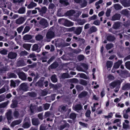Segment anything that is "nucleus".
Returning <instances> with one entry per match:
<instances>
[{"label": "nucleus", "mask_w": 130, "mask_h": 130, "mask_svg": "<svg viewBox=\"0 0 130 130\" xmlns=\"http://www.w3.org/2000/svg\"><path fill=\"white\" fill-rule=\"evenodd\" d=\"M55 36V34L52 28H51L49 29L46 35V38L47 40H50L54 38Z\"/></svg>", "instance_id": "nucleus-1"}, {"label": "nucleus", "mask_w": 130, "mask_h": 130, "mask_svg": "<svg viewBox=\"0 0 130 130\" xmlns=\"http://www.w3.org/2000/svg\"><path fill=\"white\" fill-rule=\"evenodd\" d=\"M17 74L19 78L22 80H26L27 79V75L25 74L22 71L17 72Z\"/></svg>", "instance_id": "nucleus-2"}, {"label": "nucleus", "mask_w": 130, "mask_h": 130, "mask_svg": "<svg viewBox=\"0 0 130 130\" xmlns=\"http://www.w3.org/2000/svg\"><path fill=\"white\" fill-rule=\"evenodd\" d=\"M45 78L44 77H41L39 80L36 82L35 86H38L40 88H42L43 87V82Z\"/></svg>", "instance_id": "nucleus-3"}, {"label": "nucleus", "mask_w": 130, "mask_h": 130, "mask_svg": "<svg viewBox=\"0 0 130 130\" xmlns=\"http://www.w3.org/2000/svg\"><path fill=\"white\" fill-rule=\"evenodd\" d=\"M26 121L22 125V127L25 128H28L31 126L30 122L29 119L26 118H25L24 121Z\"/></svg>", "instance_id": "nucleus-4"}, {"label": "nucleus", "mask_w": 130, "mask_h": 130, "mask_svg": "<svg viewBox=\"0 0 130 130\" xmlns=\"http://www.w3.org/2000/svg\"><path fill=\"white\" fill-rule=\"evenodd\" d=\"M120 75L122 78H125L127 77H130V73L126 70L121 71Z\"/></svg>", "instance_id": "nucleus-5"}, {"label": "nucleus", "mask_w": 130, "mask_h": 130, "mask_svg": "<svg viewBox=\"0 0 130 130\" xmlns=\"http://www.w3.org/2000/svg\"><path fill=\"white\" fill-rule=\"evenodd\" d=\"M6 118L8 121V123L9 124L11 122V119H13V117L11 115V111H9L6 114Z\"/></svg>", "instance_id": "nucleus-6"}, {"label": "nucleus", "mask_w": 130, "mask_h": 130, "mask_svg": "<svg viewBox=\"0 0 130 130\" xmlns=\"http://www.w3.org/2000/svg\"><path fill=\"white\" fill-rule=\"evenodd\" d=\"M39 24L43 28L46 27L48 25V23L46 20L44 19L41 20L39 22Z\"/></svg>", "instance_id": "nucleus-7"}, {"label": "nucleus", "mask_w": 130, "mask_h": 130, "mask_svg": "<svg viewBox=\"0 0 130 130\" xmlns=\"http://www.w3.org/2000/svg\"><path fill=\"white\" fill-rule=\"evenodd\" d=\"M121 84V82L119 80L113 82L110 84V86H112L113 88H114L116 87L120 86Z\"/></svg>", "instance_id": "nucleus-8"}, {"label": "nucleus", "mask_w": 130, "mask_h": 130, "mask_svg": "<svg viewBox=\"0 0 130 130\" xmlns=\"http://www.w3.org/2000/svg\"><path fill=\"white\" fill-rule=\"evenodd\" d=\"M83 29V26L75 27L74 33L77 35H79L81 33Z\"/></svg>", "instance_id": "nucleus-9"}, {"label": "nucleus", "mask_w": 130, "mask_h": 130, "mask_svg": "<svg viewBox=\"0 0 130 130\" xmlns=\"http://www.w3.org/2000/svg\"><path fill=\"white\" fill-rule=\"evenodd\" d=\"M75 13V11L74 10H71L67 11L64 13L66 16L70 17L73 15Z\"/></svg>", "instance_id": "nucleus-10"}, {"label": "nucleus", "mask_w": 130, "mask_h": 130, "mask_svg": "<svg viewBox=\"0 0 130 130\" xmlns=\"http://www.w3.org/2000/svg\"><path fill=\"white\" fill-rule=\"evenodd\" d=\"M17 55V54L14 52H11L8 54V57L11 59H14L16 58Z\"/></svg>", "instance_id": "nucleus-11"}, {"label": "nucleus", "mask_w": 130, "mask_h": 130, "mask_svg": "<svg viewBox=\"0 0 130 130\" xmlns=\"http://www.w3.org/2000/svg\"><path fill=\"white\" fill-rule=\"evenodd\" d=\"M122 62L123 61L122 60H119L118 61L115 63L113 66V68L115 69L118 68Z\"/></svg>", "instance_id": "nucleus-12"}, {"label": "nucleus", "mask_w": 130, "mask_h": 130, "mask_svg": "<svg viewBox=\"0 0 130 130\" xmlns=\"http://www.w3.org/2000/svg\"><path fill=\"white\" fill-rule=\"evenodd\" d=\"M121 18V15L120 14L116 13L113 15L112 18V21L120 20Z\"/></svg>", "instance_id": "nucleus-13"}, {"label": "nucleus", "mask_w": 130, "mask_h": 130, "mask_svg": "<svg viewBox=\"0 0 130 130\" xmlns=\"http://www.w3.org/2000/svg\"><path fill=\"white\" fill-rule=\"evenodd\" d=\"M22 121V120L20 119L14 120L11 123V126L12 127H13L16 125L20 124L21 122Z\"/></svg>", "instance_id": "nucleus-14"}, {"label": "nucleus", "mask_w": 130, "mask_h": 130, "mask_svg": "<svg viewBox=\"0 0 130 130\" xmlns=\"http://www.w3.org/2000/svg\"><path fill=\"white\" fill-rule=\"evenodd\" d=\"M12 103L11 104L10 107L12 108H14L17 107L18 102L16 100H13L12 101Z\"/></svg>", "instance_id": "nucleus-15"}, {"label": "nucleus", "mask_w": 130, "mask_h": 130, "mask_svg": "<svg viewBox=\"0 0 130 130\" xmlns=\"http://www.w3.org/2000/svg\"><path fill=\"white\" fill-rule=\"evenodd\" d=\"M47 10V9L45 6H43L40 9L39 12L41 16H43V14L46 13Z\"/></svg>", "instance_id": "nucleus-16"}, {"label": "nucleus", "mask_w": 130, "mask_h": 130, "mask_svg": "<svg viewBox=\"0 0 130 130\" xmlns=\"http://www.w3.org/2000/svg\"><path fill=\"white\" fill-rule=\"evenodd\" d=\"M97 30V28L95 26H92L91 27L88 31V33L91 34L92 33L96 32Z\"/></svg>", "instance_id": "nucleus-17"}, {"label": "nucleus", "mask_w": 130, "mask_h": 130, "mask_svg": "<svg viewBox=\"0 0 130 130\" xmlns=\"http://www.w3.org/2000/svg\"><path fill=\"white\" fill-rule=\"evenodd\" d=\"M63 25L66 26H72L74 25V23L67 20H66L63 23Z\"/></svg>", "instance_id": "nucleus-18"}, {"label": "nucleus", "mask_w": 130, "mask_h": 130, "mask_svg": "<svg viewBox=\"0 0 130 130\" xmlns=\"http://www.w3.org/2000/svg\"><path fill=\"white\" fill-rule=\"evenodd\" d=\"M121 23L119 21L115 22L113 25V28L115 29H118L120 26Z\"/></svg>", "instance_id": "nucleus-19"}, {"label": "nucleus", "mask_w": 130, "mask_h": 130, "mask_svg": "<svg viewBox=\"0 0 130 130\" xmlns=\"http://www.w3.org/2000/svg\"><path fill=\"white\" fill-rule=\"evenodd\" d=\"M31 121L32 124L35 126L38 125L39 123L38 119L37 118H32Z\"/></svg>", "instance_id": "nucleus-20"}, {"label": "nucleus", "mask_w": 130, "mask_h": 130, "mask_svg": "<svg viewBox=\"0 0 130 130\" xmlns=\"http://www.w3.org/2000/svg\"><path fill=\"white\" fill-rule=\"evenodd\" d=\"M122 4L124 7L130 6V0H124L122 2Z\"/></svg>", "instance_id": "nucleus-21"}, {"label": "nucleus", "mask_w": 130, "mask_h": 130, "mask_svg": "<svg viewBox=\"0 0 130 130\" xmlns=\"http://www.w3.org/2000/svg\"><path fill=\"white\" fill-rule=\"evenodd\" d=\"M74 108V110L75 111L78 112V111L82 109V107L81 104H77L75 106Z\"/></svg>", "instance_id": "nucleus-22"}, {"label": "nucleus", "mask_w": 130, "mask_h": 130, "mask_svg": "<svg viewBox=\"0 0 130 130\" xmlns=\"http://www.w3.org/2000/svg\"><path fill=\"white\" fill-rule=\"evenodd\" d=\"M17 65L19 66H23L26 64V63L23 60H20L18 61L17 62Z\"/></svg>", "instance_id": "nucleus-23"}, {"label": "nucleus", "mask_w": 130, "mask_h": 130, "mask_svg": "<svg viewBox=\"0 0 130 130\" xmlns=\"http://www.w3.org/2000/svg\"><path fill=\"white\" fill-rule=\"evenodd\" d=\"M59 64L58 63L55 61L50 66V67L51 69H54L57 68Z\"/></svg>", "instance_id": "nucleus-24"}, {"label": "nucleus", "mask_w": 130, "mask_h": 130, "mask_svg": "<svg viewBox=\"0 0 130 130\" xmlns=\"http://www.w3.org/2000/svg\"><path fill=\"white\" fill-rule=\"evenodd\" d=\"M25 21V19L24 17H21L17 19L16 21V23L18 24H22Z\"/></svg>", "instance_id": "nucleus-25"}, {"label": "nucleus", "mask_w": 130, "mask_h": 130, "mask_svg": "<svg viewBox=\"0 0 130 130\" xmlns=\"http://www.w3.org/2000/svg\"><path fill=\"white\" fill-rule=\"evenodd\" d=\"M106 39L108 41L113 42L115 40V38L114 36L110 35L107 37Z\"/></svg>", "instance_id": "nucleus-26"}, {"label": "nucleus", "mask_w": 130, "mask_h": 130, "mask_svg": "<svg viewBox=\"0 0 130 130\" xmlns=\"http://www.w3.org/2000/svg\"><path fill=\"white\" fill-rule=\"evenodd\" d=\"M32 38V36L30 35L26 34L23 37V39L24 40H28L31 39Z\"/></svg>", "instance_id": "nucleus-27"}, {"label": "nucleus", "mask_w": 130, "mask_h": 130, "mask_svg": "<svg viewBox=\"0 0 130 130\" xmlns=\"http://www.w3.org/2000/svg\"><path fill=\"white\" fill-rule=\"evenodd\" d=\"M37 5V4L36 3L32 2H31L28 6L27 8H28L30 9L36 6Z\"/></svg>", "instance_id": "nucleus-28"}, {"label": "nucleus", "mask_w": 130, "mask_h": 130, "mask_svg": "<svg viewBox=\"0 0 130 130\" xmlns=\"http://www.w3.org/2000/svg\"><path fill=\"white\" fill-rule=\"evenodd\" d=\"M56 75L54 74L52 75L51 77V80L53 83H55L57 81V79L56 78Z\"/></svg>", "instance_id": "nucleus-29"}, {"label": "nucleus", "mask_w": 130, "mask_h": 130, "mask_svg": "<svg viewBox=\"0 0 130 130\" xmlns=\"http://www.w3.org/2000/svg\"><path fill=\"white\" fill-rule=\"evenodd\" d=\"M68 0H60L59 2L61 4L67 6L69 5Z\"/></svg>", "instance_id": "nucleus-30"}, {"label": "nucleus", "mask_w": 130, "mask_h": 130, "mask_svg": "<svg viewBox=\"0 0 130 130\" xmlns=\"http://www.w3.org/2000/svg\"><path fill=\"white\" fill-rule=\"evenodd\" d=\"M30 28L29 26H26L24 29L23 31L22 32V35H23L24 34L28 32L30 30Z\"/></svg>", "instance_id": "nucleus-31"}, {"label": "nucleus", "mask_w": 130, "mask_h": 130, "mask_svg": "<svg viewBox=\"0 0 130 130\" xmlns=\"http://www.w3.org/2000/svg\"><path fill=\"white\" fill-rule=\"evenodd\" d=\"M20 82L18 80H16L15 82L13 81H11V86H13L14 87L16 86V84H17V85H18L20 83Z\"/></svg>", "instance_id": "nucleus-32"}, {"label": "nucleus", "mask_w": 130, "mask_h": 130, "mask_svg": "<svg viewBox=\"0 0 130 130\" xmlns=\"http://www.w3.org/2000/svg\"><path fill=\"white\" fill-rule=\"evenodd\" d=\"M113 64V62L110 61H108L106 62V66L107 68H110L111 67Z\"/></svg>", "instance_id": "nucleus-33"}, {"label": "nucleus", "mask_w": 130, "mask_h": 130, "mask_svg": "<svg viewBox=\"0 0 130 130\" xmlns=\"http://www.w3.org/2000/svg\"><path fill=\"white\" fill-rule=\"evenodd\" d=\"M30 109L31 113L32 114L34 113L35 111L36 107L35 105L32 106V104H31L30 107Z\"/></svg>", "instance_id": "nucleus-34"}, {"label": "nucleus", "mask_w": 130, "mask_h": 130, "mask_svg": "<svg viewBox=\"0 0 130 130\" xmlns=\"http://www.w3.org/2000/svg\"><path fill=\"white\" fill-rule=\"evenodd\" d=\"M130 88V84H126L123 86L122 89L123 90H126L127 89Z\"/></svg>", "instance_id": "nucleus-35"}, {"label": "nucleus", "mask_w": 130, "mask_h": 130, "mask_svg": "<svg viewBox=\"0 0 130 130\" xmlns=\"http://www.w3.org/2000/svg\"><path fill=\"white\" fill-rule=\"evenodd\" d=\"M87 94L88 93L87 92L85 91H83L79 94L78 96L80 98L85 97L87 95Z\"/></svg>", "instance_id": "nucleus-36"}, {"label": "nucleus", "mask_w": 130, "mask_h": 130, "mask_svg": "<svg viewBox=\"0 0 130 130\" xmlns=\"http://www.w3.org/2000/svg\"><path fill=\"white\" fill-rule=\"evenodd\" d=\"M62 77L63 78H67L70 77L69 74L67 73H63L61 75Z\"/></svg>", "instance_id": "nucleus-37"}, {"label": "nucleus", "mask_w": 130, "mask_h": 130, "mask_svg": "<svg viewBox=\"0 0 130 130\" xmlns=\"http://www.w3.org/2000/svg\"><path fill=\"white\" fill-rule=\"evenodd\" d=\"M114 7L115 9L117 10H120L122 8V7L118 4H115Z\"/></svg>", "instance_id": "nucleus-38"}, {"label": "nucleus", "mask_w": 130, "mask_h": 130, "mask_svg": "<svg viewBox=\"0 0 130 130\" xmlns=\"http://www.w3.org/2000/svg\"><path fill=\"white\" fill-rule=\"evenodd\" d=\"M27 94L30 96L31 97H35L37 96L36 93L35 92H28Z\"/></svg>", "instance_id": "nucleus-39"}, {"label": "nucleus", "mask_w": 130, "mask_h": 130, "mask_svg": "<svg viewBox=\"0 0 130 130\" xmlns=\"http://www.w3.org/2000/svg\"><path fill=\"white\" fill-rule=\"evenodd\" d=\"M13 115L14 117L15 118H18L20 116L19 112L18 111L15 110L13 112Z\"/></svg>", "instance_id": "nucleus-40"}, {"label": "nucleus", "mask_w": 130, "mask_h": 130, "mask_svg": "<svg viewBox=\"0 0 130 130\" xmlns=\"http://www.w3.org/2000/svg\"><path fill=\"white\" fill-rule=\"evenodd\" d=\"M113 47V44L111 43L107 44L106 46V48L107 50L110 49Z\"/></svg>", "instance_id": "nucleus-41"}, {"label": "nucleus", "mask_w": 130, "mask_h": 130, "mask_svg": "<svg viewBox=\"0 0 130 130\" xmlns=\"http://www.w3.org/2000/svg\"><path fill=\"white\" fill-rule=\"evenodd\" d=\"M43 38V36L41 35H38L35 37V39L37 41H40Z\"/></svg>", "instance_id": "nucleus-42"}, {"label": "nucleus", "mask_w": 130, "mask_h": 130, "mask_svg": "<svg viewBox=\"0 0 130 130\" xmlns=\"http://www.w3.org/2000/svg\"><path fill=\"white\" fill-rule=\"evenodd\" d=\"M79 83L84 86H86L87 85V81L83 79L80 80Z\"/></svg>", "instance_id": "nucleus-43"}, {"label": "nucleus", "mask_w": 130, "mask_h": 130, "mask_svg": "<svg viewBox=\"0 0 130 130\" xmlns=\"http://www.w3.org/2000/svg\"><path fill=\"white\" fill-rule=\"evenodd\" d=\"M25 11V7H22V8H20L19 10L18 13L20 14H23L24 13Z\"/></svg>", "instance_id": "nucleus-44"}, {"label": "nucleus", "mask_w": 130, "mask_h": 130, "mask_svg": "<svg viewBox=\"0 0 130 130\" xmlns=\"http://www.w3.org/2000/svg\"><path fill=\"white\" fill-rule=\"evenodd\" d=\"M91 113V111L90 110L87 109L85 113V115L86 117L89 118L90 117V114Z\"/></svg>", "instance_id": "nucleus-45"}, {"label": "nucleus", "mask_w": 130, "mask_h": 130, "mask_svg": "<svg viewBox=\"0 0 130 130\" xmlns=\"http://www.w3.org/2000/svg\"><path fill=\"white\" fill-rule=\"evenodd\" d=\"M85 58V56L82 55H78L77 57V58L79 61L84 60Z\"/></svg>", "instance_id": "nucleus-46"}, {"label": "nucleus", "mask_w": 130, "mask_h": 130, "mask_svg": "<svg viewBox=\"0 0 130 130\" xmlns=\"http://www.w3.org/2000/svg\"><path fill=\"white\" fill-rule=\"evenodd\" d=\"M76 114L74 113H71L70 115V119H74L76 118Z\"/></svg>", "instance_id": "nucleus-47"}, {"label": "nucleus", "mask_w": 130, "mask_h": 130, "mask_svg": "<svg viewBox=\"0 0 130 130\" xmlns=\"http://www.w3.org/2000/svg\"><path fill=\"white\" fill-rule=\"evenodd\" d=\"M9 76L10 78H16L17 77V76L14 73H10L9 75Z\"/></svg>", "instance_id": "nucleus-48"}, {"label": "nucleus", "mask_w": 130, "mask_h": 130, "mask_svg": "<svg viewBox=\"0 0 130 130\" xmlns=\"http://www.w3.org/2000/svg\"><path fill=\"white\" fill-rule=\"evenodd\" d=\"M125 65L126 68L130 70V61L126 62L125 63Z\"/></svg>", "instance_id": "nucleus-49"}, {"label": "nucleus", "mask_w": 130, "mask_h": 130, "mask_svg": "<svg viewBox=\"0 0 130 130\" xmlns=\"http://www.w3.org/2000/svg\"><path fill=\"white\" fill-rule=\"evenodd\" d=\"M76 70L79 71H82L85 72L84 71L80 66L77 65L76 67Z\"/></svg>", "instance_id": "nucleus-50"}, {"label": "nucleus", "mask_w": 130, "mask_h": 130, "mask_svg": "<svg viewBox=\"0 0 130 130\" xmlns=\"http://www.w3.org/2000/svg\"><path fill=\"white\" fill-rule=\"evenodd\" d=\"M87 2L85 0L84 1L83 3L80 5L81 7V8H83L87 6Z\"/></svg>", "instance_id": "nucleus-51"}, {"label": "nucleus", "mask_w": 130, "mask_h": 130, "mask_svg": "<svg viewBox=\"0 0 130 130\" xmlns=\"http://www.w3.org/2000/svg\"><path fill=\"white\" fill-rule=\"evenodd\" d=\"M8 104L7 102H5L0 104V108L5 107L7 106Z\"/></svg>", "instance_id": "nucleus-52"}, {"label": "nucleus", "mask_w": 130, "mask_h": 130, "mask_svg": "<svg viewBox=\"0 0 130 130\" xmlns=\"http://www.w3.org/2000/svg\"><path fill=\"white\" fill-rule=\"evenodd\" d=\"M71 81L72 82L76 84L78 83L79 82L78 80L76 78H73L71 79Z\"/></svg>", "instance_id": "nucleus-53"}, {"label": "nucleus", "mask_w": 130, "mask_h": 130, "mask_svg": "<svg viewBox=\"0 0 130 130\" xmlns=\"http://www.w3.org/2000/svg\"><path fill=\"white\" fill-rule=\"evenodd\" d=\"M50 105L49 104L46 103L44 105V108L45 110L48 109L49 108Z\"/></svg>", "instance_id": "nucleus-54"}, {"label": "nucleus", "mask_w": 130, "mask_h": 130, "mask_svg": "<svg viewBox=\"0 0 130 130\" xmlns=\"http://www.w3.org/2000/svg\"><path fill=\"white\" fill-rule=\"evenodd\" d=\"M24 26H21L18 28L17 29V30L18 33H20L21 32Z\"/></svg>", "instance_id": "nucleus-55"}, {"label": "nucleus", "mask_w": 130, "mask_h": 130, "mask_svg": "<svg viewBox=\"0 0 130 130\" xmlns=\"http://www.w3.org/2000/svg\"><path fill=\"white\" fill-rule=\"evenodd\" d=\"M23 47L26 49L29 50L30 49V46L29 44H24L23 45Z\"/></svg>", "instance_id": "nucleus-56"}, {"label": "nucleus", "mask_w": 130, "mask_h": 130, "mask_svg": "<svg viewBox=\"0 0 130 130\" xmlns=\"http://www.w3.org/2000/svg\"><path fill=\"white\" fill-rule=\"evenodd\" d=\"M100 21L97 20L94 21L93 24L96 25H100Z\"/></svg>", "instance_id": "nucleus-57"}, {"label": "nucleus", "mask_w": 130, "mask_h": 130, "mask_svg": "<svg viewBox=\"0 0 130 130\" xmlns=\"http://www.w3.org/2000/svg\"><path fill=\"white\" fill-rule=\"evenodd\" d=\"M55 7V6L54 4L50 3L48 6V9H52L54 8Z\"/></svg>", "instance_id": "nucleus-58"}, {"label": "nucleus", "mask_w": 130, "mask_h": 130, "mask_svg": "<svg viewBox=\"0 0 130 130\" xmlns=\"http://www.w3.org/2000/svg\"><path fill=\"white\" fill-rule=\"evenodd\" d=\"M97 18V15H96L94 14L92 16L90 17L89 19L90 20H94L96 19Z\"/></svg>", "instance_id": "nucleus-59"}, {"label": "nucleus", "mask_w": 130, "mask_h": 130, "mask_svg": "<svg viewBox=\"0 0 130 130\" xmlns=\"http://www.w3.org/2000/svg\"><path fill=\"white\" fill-rule=\"evenodd\" d=\"M81 65L86 70H87L88 69V65L85 63H82Z\"/></svg>", "instance_id": "nucleus-60"}, {"label": "nucleus", "mask_w": 130, "mask_h": 130, "mask_svg": "<svg viewBox=\"0 0 130 130\" xmlns=\"http://www.w3.org/2000/svg\"><path fill=\"white\" fill-rule=\"evenodd\" d=\"M38 46L37 44H36L34 45L33 46L32 50L33 51L37 50L38 49Z\"/></svg>", "instance_id": "nucleus-61"}, {"label": "nucleus", "mask_w": 130, "mask_h": 130, "mask_svg": "<svg viewBox=\"0 0 130 130\" xmlns=\"http://www.w3.org/2000/svg\"><path fill=\"white\" fill-rule=\"evenodd\" d=\"M129 126L128 124H126L124 122L123 124V128L125 129L128 128Z\"/></svg>", "instance_id": "nucleus-62"}, {"label": "nucleus", "mask_w": 130, "mask_h": 130, "mask_svg": "<svg viewBox=\"0 0 130 130\" xmlns=\"http://www.w3.org/2000/svg\"><path fill=\"white\" fill-rule=\"evenodd\" d=\"M7 51L6 50L4 49L1 51L0 53L4 55H6L7 54Z\"/></svg>", "instance_id": "nucleus-63"}, {"label": "nucleus", "mask_w": 130, "mask_h": 130, "mask_svg": "<svg viewBox=\"0 0 130 130\" xmlns=\"http://www.w3.org/2000/svg\"><path fill=\"white\" fill-rule=\"evenodd\" d=\"M79 123L80 124V125L82 126H83L84 127H87V124L85 123H83L82 122H79Z\"/></svg>", "instance_id": "nucleus-64"}]
</instances>
